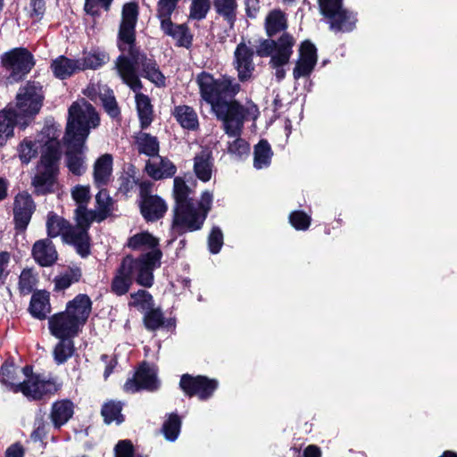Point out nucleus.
<instances>
[{
    "instance_id": "obj_13",
    "label": "nucleus",
    "mask_w": 457,
    "mask_h": 457,
    "mask_svg": "<svg viewBox=\"0 0 457 457\" xmlns=\"http://www.w3.org/2000/svg\"><path fill=\"white\" fill-rule=\"evenodd\" d=\"M36 203L26 190L19 192L13 199V224L17 232H24L36 212Z\"/></svg>"
},
{
    "instance_id": "obj_5",
    "label": "nucleus",
    "mask_w": 457,
    "mask_h": 457,
    "mask_svg": "<svg viewBox=\"0 0 457 457\" xmlns=\"http://www.w3.org/2000/svg\"><path fill=\"white\" fill-rule=\"evenodd\" d=\"M1 66L9 71L10 79L15 82L25 79L36 65L33 54L26 47H14L0 56Z\"/></svg>"
},
{
    "instance_id": "obj_27",
    "label": "nucleus",
    "mask_w": 457,
    "mask_h": 457,
    "mask_svg": "<svg viewBox=\"0 0 457 457\" xmlns=\"http://www.w3.org/2000/svg\"><path fill=\"white\" fill-rule=\"evenodd\" d=\"M62 157L59 141L51 138L44 145L39 163L43 169L59 172V162Z\"/></svg>"
},
{
    "instance_id": "obj_12",
    "label": "nucleus",
    "mask_w": 457,
    "mask_h": 457,
    "mask_svg": "<svg viewBox=\"0 0 457 457\" xmlns=\"http://www.w3.org/2000/svg\"><path fill=\"white\" fill-rule=\"evenodd\" d=\"M157 370L147 361L141 362L137 368L133 378H128L124 384L126 392L136 393L141 390L154 392L159 388Z\"/></svg>"
},
{
    "instance_id": "obj_39",
    "label": "nucleus",
    "mask_w": 457,
    "mask_h": 457,
    "mask_svg": "<svg viewBox=\"0 0 457 457\" xmlns=\"http://www.w3.org/2000/svg\"><path fill=\"white\" fill-rule=\"evenodd\" d=\"M136 107L142 130L146 129L154 120V110L148 96L143 93L136 95Z\"/></svg>"
},
{
    "instance_id": "obj_29",
    "label": "nucleus",
    "mask_w": 457,
    "mask_h": 457,
    "mask_svg": "<svg viewBox=\"0 0 457 457\" xmlns=\"http://www.w3.org/2000/svg\"><path fill=\"white\" fill-rule=\"evenodd\" d=\"M19 120V113L13 108L0 111V146L5 145L7 140L13 137V130Z\"/></svg>"
},
{
    "instance_id": "obj_42",
    "label": "nucleus",
    "mask_w": 457,
    "mask_h": 457,
    "mask_svg": "<svg viewBox=\"0 0 457 457\" xmlns=\"http://www.w3.org/2000/svg\"><path fill=\"white\" fill-rule=\"evenodd\" d=\"M213 8L218 16L225 21L230 29H233L237 21V0H212Z\"/></svg>"
},
{
    "instance_id": "obj_35",
    "label": "nucleus",
    "mask_w": 457,
    "mask_h": 457,
    "mask_svg": "<svg viewBox=\"0 0 457 457\" xmlns=\"http://www.w3.org/2000/svg\"><path fill=\"white\" fill-rule=\"evenodd\" d=\"M50 69L54 76L59 79H66L79 71L78 59H71L64 55L54 59L50 64Z\"/></svg>"
},
{
    "instance_id": "obj_47",
    "label": "nucleus",
    "mask_w": 457,
    "mask_h": 457,
    "mask_svg": "<svg viewBox=\"0 0 457 457\" xmlns=\"http://www.w3.org/2000/svg\"><path fill=\"white\" fill-rule=\"evenodd\" d=\"M273 152L270 143L266 139H261L254 145L253 149V166L260 170L270 166Z\"/></svg>"
},
{
    "instance_id": "obj_36",
    "label": "nucleus",
    "mask_w": 457,
    "mask_h": 457,
    "mask_svg": "<svg viewBox=\"0 0 457 457\" xmlns=\"http://www.w3.org/2000/svg\"><path fill=\"white\" fill-rule=\"evenodd\" d=\"M129 36H117V46L120 52H128L127 56L137 67L143 60L142 56H147L140 51V47L137 46V33L129 34Z\"/></svg>"
},
{
    "instance_id": "obj_25",
    "label": "nucleus",
    "mask_w": 457,
    "mask_h": 457,
    "mask_svg": "<svg viewBox=\"0 0 457 457\" xmlns=\"http://www.w3.org/2000/svg\"><path fill=\"white\" fill-rule=\"evenodd\" d=\"M59 172L43 169L31 179L35 195H46L54 192V185L57 183Z\"/></svg>"
},
{
    "instance_id": "obj_32",
    "label": "nucleus",
    "mask_w": 457,
    "mask_h": 457,
    "mask_svg": "<svg viewBox=\"0 0 457 457\" xmlns=\"http://www.w3.org/2000/svg\"><path fill=\"white\" fill-rule=\"evenodd\" d=\"M64 242L74 246L81 258H87L91 254V237L87 231L70 230L64 235Z\"/></svg>"
},
{
    "instance_id": "obj_16",
    "label": "nucleus",
    "mask_w": 457,
    "mask_h": 457,
    "mask_svg": "<svg viewBox=\"0 0 457 457\" xmlns=\"http://www.w3.org/2000/svg\"><path fill=\"white\" fill-rule=\"evenodd\" d=\"M66 145L65 160L69 171L74 176H81L86 172L85 150L86 143L64 140Z\"/></svg>"
},
{
    "instance_id": "obj_15",
    "label": "nucleus",
    "mask_w": 457,
    "mask_h": 457,
    "mask_svg": "<svg viewBox=\"0 0 457 457\" xmlns=\"http://www.w3.org/2000/svg\"><path fill=\"white\" fill-rule=\"evenodd\" d=\"M298 52L299 57L293 70V77L295 80L309 77L318 62V50L311 40L305 39L301 42Z\"/></svg>"
},
{
    "instance_id": "obj_58",
    "label": "nucleus",
    "mask_w": 457,
    "mask_h": 457,
    "mask_svg": "<svg viewBox=\"0 0 457 457\" xmlns=\"http://www.w3.org/2000/svg\"><path fill=\"white\" fill-rule=\"evenodd\" d=\"M181 419L177 413H170L168 419L163 422L162 431L164 437L170 442H174L180 432Z\"/></svg>"
},
{
    "instance_id": "obj_60",
    "label": "nucleus",
    "mask_w": 457,
    "mask_h": 457,
    "mask_svg": "<svg viewBox=\"0 0 457 457\" xmlns=\"http://www.w3.org/2000/svg\"><path fill=\"white\" fill-rule=\"evenodd\" d=\"M210 9V0H192L189 7V18L195 21H203L206 18Z\"/></svg>"
},
{
    "instance_id": "obj_23",
    "label": "nucleus",
    "mask_w": 457,
    "mask_h": 457,
    "mask_svg": "<svg viewBox=\"0 0 457 457\" xmlns=\"http://www.w3.org/2000/svg\"><path fill=\"white\" fill-rule=\"evenodd\" d=\"M92 304L93 303L87 294H79L66 303L65 311L78 319L79 324L84 327L92 312Z\"/></svg>"
},
{
    "instance_id": "obj_3",
    "label": "nucleus",
    "mask_w": 457,
    "mask_h": 457,
    "mask_svg": "<svg viewBox=\"0 0 457 457\" xmlns=\"http://www.w3.org/2000/svg\"><path fill=\"white\" fill-rule=\"evenodd\" d=\"M179 2L175 0H159L156 6V16L160 20L162 32L177 40L176 46L189 49L193 45L194 36L186 23L175 24L171 15Z\"/></svg>"
},
{
    "instance_id": "obj_62",
    "label": "nucleus",
    "mask_w": 457,
    "mask_h": 457,
    "mask_svg": "<svg viewBox=\"0 0 457 457\" xmlns=\"http://www.w3.org/2000/svg\"><path fill=\"white\" fill-rule=\"evenodd\" d=\"M113 0H85L84 11L87 14L96 18L101 16L98 7L109 12Z\"/></svg>"
},
{
    "instance_id": "obj_50",
    "label": "nucleus",
    "mask_w": 457,
    "mask_h": 457,
    "mask_svg": "<svg viewBox=\"0 0 457 457\" xmlns=\"http://www.w3.org/2000/svg\"><path fill=\"white\" fill-rule=\"evenodd\" d=\"M245 120L242 122V127H240V133L237 135H228L230 137H236V139L232 142H228V154L231 155H235L237 159L242 160L249 155L250 153V145L249 143L241 137L244 129Z\"/></svg>"
},
{
    "instance_id": "obj_30",
    "label": "nucleus",
    "mask_w": 457,
    "mask_h": 457,
    "mask_svg": "<svg viewBox=\"0 0 457 457\" xmlns=\"http://www.w3.org/2000/svg\"><path fill=\"white\" fill-rule=\"evenodd\" d=\"M145 171L154 180H162L174 177L177 172V166L167 157H160L159 166L147 160Z\"/></svg>"
},
{
    "instance_id": "obj_19",
    "label": "nucleus",
    "mask_w": 457,
    "mask_h": 457,
    "mask_svg": "<svg viewBox=\"0 0 457 457\" xmlns=\"http://www.w3.org/2000/svg\"><path fill=\"white\" fill-rule=\"evenodd\" d=\"M133 282L130 261L126 260V257H124L111 281V292L117 296H122L129 291Z\"/></svg>"
},
{
    "instance_id": "obj_53",
    "label": "nucleus",
    "mask_w": 457,
    "mask_h": 457,
    "mask_svg": "<svg viewBox=\"0 0 457 457\" xmlns=\"http://www.w3.org/2000/svg\"><path fill=\"white\" fill-rule=\"evenodd\" d=\"M122 404L120 402L109 401L101 408V415L105 424H111L115 421L120 425L124 421V416L121 413Z\"/></svg>"
},
{
    "instance_id": "obj_24",
    "label": "nucleus",
    "mask_w": 457,
    "mask_h": 457,
    "mask_svg": "<svg viewBox=\"0 0 457 457\" xmlns=\"http://www.w3.org/2000/svg\"><path fill=\"white\" fill-rule=\"evenodd\" d=\"M116 67L123 82L134 92H138L143 88V84L139 79L136 68L132 62L123 54L117 58Z\"/></svg>"
},
{
    "instance_id": "obj_34",
    "label": "nucleus",
    "mask_w": 457,
    "mask_h": 457,
    "mask_svg": "<svg viewBox=\"0 0 457 457\" xmlns=\"http://www.w3.org/2000/svg\"><path fill=\"white\" fill-rule=\"evenodd\" d=\"M112 156L110 154L101 155L94 164V183L97 187L108 184L112 171Z\"/></svg>"
},
{
    "instance_id": "obj_38",
    "label": "nucleus",
    "mask_w": 457,
    "mask_h": 457,
    "mask_svg": "<svg viewBox=\"0 0 457 457\" xmlns=\"http://www.w3.org/2000/svg\"><path fill=\"white\" fill-rule=\"evenodd\" d=\"M288 27L286 13L280 9H273L265 18L264 29L269 37L285 31Z\"/></svg>"
},
{
    "instance_id": "obj_46",
    "label": "nucleus",
    "mask_w": 457,
    "mask_h": 457,
    "mask_svg": "<svg viewBox=\"0 0 457 457\" xmlns=\"http://www.w3.org/2000/svg\"><path fill=\"white\" fill-rule=\"evenodd\" d=\"M108 61V54L99 50H94L88 53L84 52L83 57L78 59L79 71L96 70Z\"/></svg>"
},
{
    "instance_id": "obj_31",
    "label": "nucleus",
    "mask_w": 457,
    "mask_h": 457,
    "mask_svg": "<svg viewBox=\"0 0 457 457\" xmlns=\"http://www.w3.org/2000/svg\"><path fill=\"white\" fill-rule=\"evenodd\" d=\"M213 166V157L211 151L203 150L194 157V172L196 178L203 182L211 180Z\"/></svg>"
},
{
    "instance_id": "obj_59",
    "label": "nucleus",
    "mask_w": 457,
    "mask_h": 457,
    "mask_svg": "<svg viewBox=\"0 0 457 457\" xmlns=\"http://www.w3.org/2000/svg\"><path fill=\"white\" fill-rule=\"evenodd\" d=\"M17 150L22 164H29L38 154L36 141L27 137L19 144Z\"/></svg>"
},
{
    "instance_id": "obj_1",
    "label": "nucleus",
    "mask_w": 457,
    "mask_h": 457,
    "mask_svg": "<svg viewBox=\"0 0 457 457\" xmlns=\"http://www.w3.org/2000/svg\"><path fill=\"white\" fill-rule=\"evenodd\" d=\"M196 82L201 97L211 104L217 119L222 121L224 132L233 136L240 133L242 122L249 114L240 102L232 100L239 93L240 84L229 76L215 79L206 71L198 74Z\"/></svg>"
},
{
    "instance_id": "obj_4",
    "label": "nucleus",
    "mask_w": 457,
    "mask_h": 457,
    "mask_svg": "<svg viewBox=\"0 0 457 457\" xmlns=\"http://www.w3.org/2000/svg\"><path fill=\"white\" fill-rule=\"evenodd\" d=\"M295 43L294 37L288 32H284L278 40L269 37L261 41L256 54L260 57L270 56V67L285 66L293 54Z\"/></svg>"
},
{
    "instance_id": "obj_9",
    "label": "nucleus",
    "mask_w": 457,
    "mask_h": 457,
    "mask_svg": "<svg viewBox=\"0 0 457 457\" xmlns=\"http://www.w3.org/2000/svg\"><path fill=\"white\" fill-rule=\"evenodd\" d=\"M205 219L196 210L194 204L172 208L170 229L177 237L187 232L200 230Z\"/></svg>"
},
{
    "instance_id": "obj_21",
    "label": "nucleus",
    "mask_w": 457,
    "mask_h": 457,
    "mask_svg": "<svg viewBox=\"0 0 457 457\" xmlns=\"http://www.w3.org/2000/svg\"><path fill=\"white\" fill-rule=\"evenodd\" d=\"M74 403L68 398L54 401L50 408L49 419L54 429L60 430L73 417Z\"/></svg>"
},
{
    "instance_id": "obj_51",
    "label": "nucleus",
    "mask_w": 457,
    "mask_h": 457,
    "mask_svg": "<svg viewBox=\"0 0 457 457\" xmlns=\"http://www.w3.org/2000/svg\"><path fill=\"white\" fill-rule=\"evenodd\" d=\"M75 219L77 225L74 227L75 231L88 232L93 221L98 222V215L96 211L87 210L86 206H78L75 210Z\"/></svg>"
},
{
    "instance_id": "obj_52",
    "label": "nucleus",
    "mask_w": 457,
    "mask_h": 457,
    "mask_svg": "<svg viewBox=\"0 0 457 457\" xmlns=\"http://www.w3.org/2000/svg\"><path fill=\"white\" fill-rule=\"evenodd\" d=\"M96 214L98 215V222H102L107 219L112 211L113 200L110 196L106 188H101L96 195Z\"/></svg>"
},
{
    "instance_id": "obj_45",
    "label": "nucleus",
    "mask_w": 457,
    "mask_h": 457,
    "mask_svg": "<svg viewBox=\"0 0 457 457\" xmlns=\"http://www.w3.org/2000/svg\"><path fill=\"white\" fill-rule=\"evenodd\" d=\"M327 19L328 20L330 29L335 32H349L354 27L353 18L345 9L335 12L333 16H328Z\"/></svg>"
},
{
    "instance_id": "obj_41",
    "label": "nucleus",
    "mask_w": 457,
    "mask_h": 457,
    "mask_svg": "<svg viewBox=\"0 0 457 457\" xmlns=\"http://www.w3.org/2000/svg\"><path fill=\"white\" fill-rule=\"evenodd\" d=\"M135 144L138 154H145L148 157H155L159 155L160 142L155 136L150 133L140 132L135 137Z\"/></svg>"
},
{
    "instance_id": "obj_43",
    "label": "nucleus",
    "mask_w": 457,
    "mask_h": 457,
    "mask_svg": "<svg viewBox=\"0 0 457 457\" xmlns=\"http://www.w3.org/2000/svg\"><path fill=\"white\" fill-rule=\"evenodd\" d=\"M127 245L129 248L137 251L142 248L154 250H161L159 248V239L148 231H142L130 237Z\"/></svg>"
},
{
    "instance_id": "obj_44",
    "label": "nucleus",
    "mask_w": 457,
    "mask_h": 457,
    "mask_svg": "<svg viewBox=\"0 0 457 457\" xmlns=\"http://www.w3.org/2000/svg\"><path fill=\"white\" fill-rule=\"evenodd\" d=\"M82 278L79 267H68V269L54 278V291L61 292L69 288L72 284L78 283Z\"/></svg>"
},
{
    "instance_id": "obj_20",
    "label": "nucleus",
    "mask_w": 457,
    "mask_h": 457,
    "mask_svg": "<svg viewBox=\"0 0 457 457\" xmlns=\"http://www.w3.org/2000/svg\"><path fill=\"white\" fill-rule=\"evenodd\" d=\"M0 382L7 386L13 393L28 395L29 390L26 383H21L20 367L14 363L4 361L0 369Z\"/></svg>"
},
{
    "instance_id": "obj_8",
    "label": "nucleus",
    "mask_w": 457,
    "mask_h": 457,
    "mask_svg": "<svg viewBox=\"0 0 457 457\" xmlns=\"http://www.w3.org/2000/svg\"><path fill=\"white\" fill-rule=\"evenodd\" d=\"M179 389L188 398L197 397L200 401L212 398L219 387V381L204 375L185 373L180 376Z\"/></svg>"
},
{
    "instance_id": "obj_57",
    "label": "nucleus",
    "mask_w": 457,
    "mask_h": 457,
    "mask_svg": "<svg viewBox=\"0 0 457 457\" xmlns=\"http://www.w3.org/2000/svg\"><path fill=\"white\" fill-rule=\"evenodd\" d=\"M37 283V274L32 268H25L19 277L18 289L21 295H28L34 291Z\"/></svg>"
},
{
    "instance_id": "obj_7",
    "label": "nucleus",
    "mask_w": 457,
    "mask_h": 457,
    "mask_svg": "<svg viewBox=\"0 0 457 457\" xmlns=\"http://www.w3.org/2000/svg\"><path fill=\"white\" fill-rule=\"evenodd\" d=\"M45 96L40 82L29 80L20 87L16 95V108L19 117L33 118L41 110Z\"/></svg>"
},
{
    "instance_id": "obj_6",
    "label": "nucleus",
    "mask_w": 457,
    "mask_h": 457,
    "mask_svg": "<svg viewBox=\"0 0 457 457\" xmlns=\"http://www.w3.org/2000/svg\"><path fill=\"white\" fill-rule=\"evenodd\" d=\"M126 260L130 261L132 278L141 287L149 288L154 285V270L161 266L162 250L149 251L137 258L128 254Z\"/></svg>"
},
{
    "instance_id": "obj_48",
    "label": "nucleus",
    "mask_w": 457,
    "mask_h": 457,
    "mask_svg": "<svg viewBox=\"0 0 457 457\" xmlns=\"http://www.w3.org/2000/svg\"><path fill=\"white\" fill-rule=\"evenodd\" d=\"M191 188L187 185L185 179L181 177H175L173 181V207H179L194 204L193 198L190 197Z\"/></svg>"
},
{
    "instance_id": "obj_2",
    "label": "nucleus",
    "mask_w": 457,
    "mask_h": 457,
    "mask_svg": "<svg viewBox=\"0 0 457 457\" xmlns=\"http://www.w3.org/2000/svg\"><path fill=\"white\" fill-rule=\"evenodd\" d=\"M99 125L100 116L93 104L84 98L75 101L68 109L63 140L86 143L91 129Z\"/></svg>"
},
{
    "instance_id": "obj_37",
    "label": "nucleus",
    "mask_w": 457,
    "mask_h": 457,
    "mask_svg": "<svg viewBox=\"0 0 457 457\" xmlns=\"http://www.w3.org/2000/svg\"><path fill=\"white\" fill-rule=\"evenodd\" d=\"M172 115L183 129L192 131L199 129L198 116L193 107L186 104L177 105Z\"/></svg>"
},
{
    "instance_id": "obj_54",
    "label": "nucleus",
    "mask_w": 457,
    "mask_h": 457,
    "mask_svg": "<svg viewBox=\"0 0 457 457\" xmlns=\"http://www.w3.org/2000/svg\"><path fill=\"white\" fill-rule=\"evenodd\" d=\"M153 306H154V300L148 291L145 289H138L137 292L130 294L129 307H134L138 311L145 312Z\"/></svg>"
},
{
    "instance_id": "obj_55",
    "label": "nucleus",
    "mask_w": 457,
    "mask_h": 457,
    "mask_svg": "<svg viewBox=\"0 0 457 457\" xmlns=\"http://www.w3.org/2000/svg\"><path fill=\"white\" fill-rule=\"evenodd\" d=\"M49 433V425L45 420L43 416H37L34 421V428L29 435V439L34 443H40V445L45 449L47 445V435Z\"/></svg>"
},
{
    "instance_id": "obj_22",
    "label": "nucleus",
    "mask_w": 457,
    "mask_h": 457,
    "mask_svg": "<svg viewBox=\"0 0 457 457\" xmlns=\"http://www.w3.org/2000/svg\"><path fill=\"white\" fill-rule=\"evenodd\" d=\"M31 255L41 267H51L58 260V253L50 238L37 240L32 245Z\"/></svg>"
},
{
    "instance_id": "obj_61",
    "label": "nucleus",
    "mask_w": 457,
    "mask_h": 457,
    "mask_svg": "<svg viewBox=\"0 0 457 457\" xmlns=\"http://www.w3.org/2000/svg\"><path fill=\"white\" fill-rule=\"evenodd\" d=\"M288 220L295 229L303 231L307 230L312 222L311 216L302 210L291 212Z\"/></svg>"
},
{
    "instance_id": "obj_14",
    "label": "nucleus",
    "mask_w": 457,
    "mask_h": 457,
    "mask_svg": "<svg viewBox=\"0 0 457 457\" xmlns=\"http://www.w3.org/2000/svg\"><path fill=\"white\" fill-rule=\"evenodd\" d=\"M82 328L83 326L79 324L78 319L65 310L48 318L49 331L56 338H74Z\"/></svg>"
},
{
    "instance_id": "obj_63",
    "label": "nucleus",
    "mask_w": 457,
    "mask_h": 457,
    "mask_svg": "<svg viewBox=\"0 0 457 457\" xmlns=\"http://www.w3.org/2000/svg\"><path fill=\"white\" fill-rule=\"evenodd\" d=\"M222 245H223V233L219 227L213 226L210 231L209 236H208L209 251L212 254H217L220 253Z\"/></svg>"
},
{
    "instance_id": "obj_10",
    "label": "nucleus",
    "mask_w": 457,
    "mask_h": 457,
    "mask_svg": "<svg viewBox=\"0 0 457 457\" xmlns=\"http://www.w3.org/2000/svg\"><path fill=\"white\" fill-rule=\"evenodd\" d=\"M20 370L21 383H26L29 390V394L24 396L30 401H40L50 397L60 389V386L56 384L54 379H44L41 378L39 374L34 373L31 365L20 367Z\"/></svg>"
},
{
    "instance_id": "obj_40",
    "label": "nucleus",
    "mask_w": 457,
    "mask_h": 457,
    "mask_svg": "<svg viewBox=\"0 0 457 457\" xmlns=\"http://www.w3.org/2000/svg\"><path fill=\"white\" fill-rule=\"evenodd\" d=\"M70 230H74V227L63 217L57 215L54 212H50L47 215L46 232L48 238L62 236L64 240V235Z\"/></svg>"
},
{
    "instance_id": "obj_33",
    "label": "nucleus",
    "mask_w": 457,
    "mask_h": 457,
    "mask_svg": "<svg viewBox=\"0 0 457 457\" xmlns=\"http://www.w3.org/2000/svg\"><path fill=\"white\" fill-rule=\"evenodd\" d=\"M143 60L137 65L141 68L142 76L158 87L166 86V78L160 70L156 60L152 57L142 56Z\"/></svg>"
},
{
    "instance_id": "obj_11",
    "label": "nucleus",
    "mask_w": 457,
    "mask_h": 457,
    "mask_svg": "<svg viewBox=\"0 0 457 457\" xmlns=\"http://www.w3.org/2000/svg\"><path fill=\"white\" fill-rule=\"evenodd\" d=\"M82 93L96 104H100L112 120L120 118V108L116 100L114 92L107 85L89 83Z\"/></svg>"
},
{
    "instance_id": "obj_28",
    "label": "nucleus",
    "mask_w": 457,
    "mask_h": 457,
    "mask_svg": "<svg viewBox=\"0 0 457 457\" xmlns=\"http://www.w3.org/2000/svg\"><path fill=\"white\" fill-rule=\"evenodd\" d=\"M29 312L35 319L46 320L51 312L49 292L46 290L34 291L29 302Z\"/></svg>"
},
{
    "instance_id": "obj_18",
    "label": "nucleus",
    "mask_w": 457,
    "mask_h": 457,
    "mask_svg": "<svg viewBox=\"0 0 457 457\" xmlns=\"http://www.w3.org/2000/svg\"><path fill=\"white\" fill-rule=\"evenodd\" d=\"M137 205L139 212L146 223H154L162 220L168 212V204L160 195L137 201Z\"/></svg>"
},
{
    "instance_id": "obj_64",
    "label": "nucleus",
    "mask_w": 457,
    "mask_h": 457,
    "mask_svg": "<svg viewBox=\"0 0 457 457\" xmlns=\"http://www.w3.org/2000/svg\"><path fill=\"white\" fill-rule=\"evenodd\" d=\"M114 457H135V448L129 439L118 441L114 446Z\"/></svg>"
},
{
    "instance_id": "obj_56",
    "label": "nucleus",
    "mask_w": 457,
    "mask_h": 457,
    "mask_svg": "<svg viewBox=\"0 0 457 457\" xmlns=\"http://www.w3.org/2000/svg\"><path fill=\"white\" fill-rule=\"evenodd\" d=\"M143 323L148 331H156L163 327L164 315L161 308L154 306L148 309L144 313Z\"/></svg>"
},
{
    "instance_id": "obj_49",
    "label": "nucleus",
    "mask_w": 457,
    "mask_h": 457,
    "mask_svg": "<svg viewBox=\"0 0 457 457\" xmlns=\"http://www.w3.org/2000/svg\"><path fill=\"white\" fill-rule=\"evenodd\" d=\"M59 342L55 345L53 356L55 363L61 365L65 363L74 353L75 346L73 338H58Z\"/></svg>"
},
{
    "instance_id": "obj_26",
    "label": "nucleus",
    "mask_w": 457,
    "mask_h": 457,
    "mask_svg": "<svg viewBox=\"0 0 457 457\" xmlns=\"http://www.w3.org/2000/svg\"><path fill=\"white\" fill-rule=\"evenodd\" d=\"M139 15L138 4L136 2H129L123 4L121 10V21L119 26L118 36L136 34V27Z\"/></svg>"
},
{
    "instance_id": "obj_17",
    "label": "nucleus",
    "mask_w": 457,
    "mask_h": 457,
    "mask_svg": "<svg viewBox=\"0 0 457 457\" xmlns=\"http://www.w3.org/2000/svg\"><path fill=\"white\" fill-rule=\"evenodd\" d=\"M254 51L247 46L245 42H240L234 52V64L237 71L238 79L245 82L252 78L254 71Z\"/></svg>"
}]
</instances>
